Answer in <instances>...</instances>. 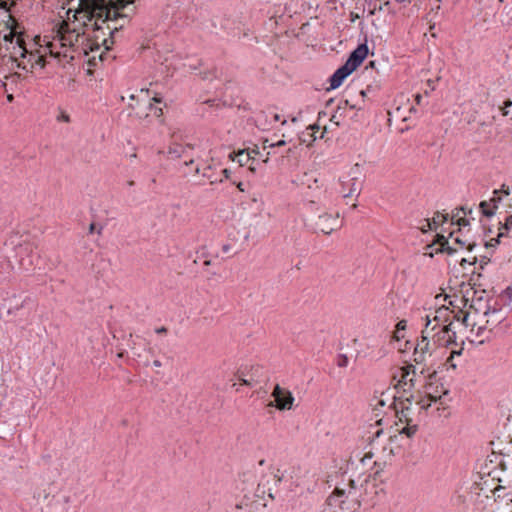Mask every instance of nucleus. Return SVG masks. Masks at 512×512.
Returning <instances> with one entry per match:
<instances>
[{"mask_svg":"<svg viewBox=\"0 0 512 512\" xmlns=\"http://www.w3.org/2000/svg\"><path fill=\"white\" fill-rule=\"evenodd\" d=\"M408 0H396V2L398 3H404V2H407Z\"/></svg>","mask_w":512,"mask_h":512,"instance_id":"69168bd1","label":"nucleus"},{"mask_svg":"<svg viewBox=\"0 0 512 512\" xmlns=\"http://www.w3.org/2000/svg\"><path fill=\"white\" fill-rule=\"evenodd\" d=\"M479 208L481 213L486 217H492L495 214L494 208L490 205L488 201H481L479 204Z\"/></svg>","mask_w":512,"mask_h":512,"instance_id":"4be33fe9","label":"nucleus"},{"mask_svg":"<svg viewBox=\"0 0 512 512\" xmlns=\"http://www.w3.org/2000/svg\"><path fill=\"white\" fill-rule=\"evenodd\" d=\"M225 177H226V179H229V171L227 169H226Z\"/></svg>","mask_w":512,"mask_h":512,"instance_id":"0e129e2a","label":"nucleus"},{"mask_svg":"<svg viewBox=\"0 0 512 512\" xmlns=\"http://www.w3.org/2000/svg\"><path fill=\"white\" fill-rule=\"evenodd\" d=\"M352 72L348 69L347 66L342 65L339 67L333 75L330 77V88L336 89L342 85L343 81L351 74Z\"/></svg>","mask_w":512,"mask_h":512,"instance_id":"dca6fc26","label":"nucleus"},{"mask_svg":"<svg viewBox=\"0 0 512 512\" xmlns=\"http://www.w3.org/2000/svg\"><path fill=\"white\" fill-rule=\"evenodd\" d=\"M500 193L505 196H508L510 194V188L508 186H506L505 184H503L500 189H495L493 191L494 195H498Z\"/></svg>","mask_w":512,"mask_h":512,"instance_id":"cd10ccee","label":"nucleus"},{"mask_svg":"<svg viewBox=\"0 0 512 512\" xmlns=\"http://www.w3.org/2000/svg\"><path fill=\"white\" fill-rule=\"evenodd\" d=\"M456 224L459 226V227H466L470 224L469 220L466 219L465 217H459L457 220H456Z\"/></svg>","mask_w":512,"mask_h":512,"instance_id":"f704fd0d","label":"nucleus"},{"mask_svg":"<svg viewBox=\"0 0 512 512\" xmlns=\"http://www.w3.org/2000/svg\"><path fill=\"white\" fill-rule=\"evenodd\" d=\"M462 351H463V347L462 346L459 349H452L451 350L450 356L447 359V363L449 364V366L451 368H453V369L456 368V364L453 362V359H454V357L456 355L460 356L462 354Z\"/></svg>","mask_w":512,"mask_h":512,"instance_id":"393cba45","label":"nucleus"},{"mask_svg":"<svg viewBox=\"0 0 512 512\" xmlns=\"http://www.w3.org/2000/svg\"><path fill=\"white\" fill-rule=\"evenodd\" d=\"M274 120L275 121H279L280 120V116L278 114H274Z\"/></svg>","mask_w":512,"mask_h":512,"instance_id":"bf43d9fd","label":"nucleus"},{"mask_svg":"<svg viewBox=\"0 0 512 512\" xmlns=\"http://www.w3.org/2000/svg\"><path fill=\"white\" fill-rule=\"evenodd\" d=\"M442 396H437V395H434L430 392H427L426 391V396L424 397H421L418 401H417V404L420 405L421 409H424V410H427L430 406H431V403L432 402H440L442 404Z\"/></svg>","mask_w":512,"mask_h":512,"instance_id":"6ab92c4d","label":"nucleus"},{"mask_svg":"<svg viewBox=\"0 0 512 512\" xmlns=\"http://www.w3.org/2000/svg\"><path fill=\"white\" fill-rule=\"evenodd\" d=\"M362 184L363 180L361 178L359 165L356 164L353 168H351L348 175L343 177L341 180V193L343 194V197L347 198L354 195L358 197L362 189Z\"/></svg>","mask_w":512,"mask_h":512,"instance_id":"39448f33","label":"nucleus"},{"mask_svg":"<svg viewBox=\"0 0 512 512\" xmlns=\"http://www.w3.org/2000/svg\"><path fill=\"white\" fill-rule=\"evenodd\" d=\"M157 332L158 333L166 332V329L164 327H162L160 329H157Z\"/></svg>","mask_w":512,"mask_h":512,"instance_id":"13d9d810","label":"nucleus"},{"mask_svg":"<svg viewBox=\"0 0 512 512\" xmlns=\"http://www.w3.org/2000/svg\"><path fill=\"white\" fill-rule=\"evenodd\" d=\"M475 246H476V244H475L474 242H473V243H469V244L467 245V249H468L469 251H472V250H473V248H474Z\"/></svg>","mask_w":512,"mask_h":512,"instance_id":"09e8293b","label":"nucleus"},{"mask_svg":"<svg viewBox=\"0 0 512 512\" xmlns=\"http://www.w3.org/2000/svg\"><path fill=\"white\" fill-rule=\"evenodd\" d=\"M367 54L368 46L366 44H360L350 53L344 65L347 66L351 72H353L362 64Z\"/></svg>","mask_w":512,"mask_h":512,"instance_id":"f8f14e48","label":"nucleus"},{"mask_svg":"<svg viewBox=\"0 0 512 512\" xmlns=\"http://www.w3.org/2000/svg\"><path fill=\"white\" fill-rule=\"evenodd\" d=\"M310 128H311L312 130H314V129H317V130H318V129H319V126H318V125H316V124H314V125L310 126Z\"/></svg>","mask_w":512,"mask_h":512,"instance_id":"680f3d73","label":"nucleus"},{"mask_svg":"<svg viewBox=\"0 0 512 512\" xmlns=\"http://www.w3.org/2000/svg\"><path fill=\"white\" fill-rule=\"evenodd\" d=\"M17 0H0V7L4 9H9L16 3Z\"/></svg>","mask_w":512,"mask_h":512,"instance_id":"473e14b6","label":"nucleus"},{"mask_svg":"<svg viewBox=\"0 0 512 512\" xmlns=\"http://www.w3.org/2000/svg\"><path fill=\"white\" fill-rule=\"evenodd\" d=\"M339 227L340 221L338 219V215L332 216L327 213L319 215L314 223L315 230L326 235L331 234L334 230L338 229Z\"/></svg>","mask_w":512,"mask_h":512,"instance_id":"9d476101","label":"nucleus"},{"mask_svg":"<svg viewBox=\"0 0 512 512\" xmlns=\"http://www.w3.org/2000/svg\"><path fill=\"white\" fill-rule=\"evenodd\" d=\"M430 337L433 339L434 344L437 343L439 346L457 345L456 331L453 327L452 321L447 325H443V327L439 328L438 331L434 330Z\"/></svg>","mask_w":512,"mask_h":512,"instance_id":"0eeeda50","label":"nucleus"},{"mask_svg":"<svg viewBox=\"0 0 512 512\" xmlns=\"http://www.w3.org/2000/svg\"><path fill=\"white\" fill-rule=\"evenodd\" d=\"M347 106H349L351 109L356 108V105L351 104L348 99H345V100L340 101V103L338 105V110H341V109H343V108H345Z\"/></svg>","mask_w":512,"mask_h":512,"instance_id":"72a5a7b5","label":"nucleus"},{"mask_svg":"<svg viewBox=\"0 0 512 512\" xmlns=\"http://www.w3.org/2000/svg\"><path fill=\"white\" fill-rule=\"evenodd\" d=\"M243 186H244V183H242V182H239L237 184V187L239 188L240 191H244V187Z\"/></svg>","mask_w":512,"mask_h":512,"instance_id":"3c124183","label":"nucleus"},{"mask_svg":"<svg viewBox=\"0 0 512 512\" xmlns=\"http://www.w3.org/2000/svg\"><path fill=\"white\" fill-rule=\"evenodd\" d=\"M153 364H154L155 367H160L161 366V362L159 360H155Z\"/></svg>","mask_w":512,"mask_h":512,"instance_id":"6e6d98bb","label":"nucleus"},{"mask_svg":"<svg viewBox=\"0 0 512 512\" xmlns=\"http://www.w3.org/2000/svg\"><path fill=\"white\" fill-rule=\"evenodd\" d=\"M416 368L414 365L409 364L405 367L401 368V379L398 384H409L410 388L414 387L416 384Z\"/></svg>","mask_w":512,"mask_h":512,"instance_id":"2eb2a0df","label":"nucleus"},{"mask_svg":"<svg viewBox=\"0 0 512 512\" xmlns=\"http://www.w3.org/2000/svg\"><path fill=\"white\" fill-rule=\"evenodd\" d=\"M500 224V227H499V233L497 235L496 238H492L490 241H487L485 243V246L487 248L489 247H495L496 245L499 244V239L503 236L506 235V232L510 231L512 229V215L508 216L506 219H505V222L504 223H501L499 222Z\"/></svg>","mask_w":512,"mask_h":512,"instance_id":"a211bd4d","label":"nucleus"},{"mask_svg":"<svg viewBox=\"0 0 512 512\" xmlns=\"http://www.w3.org/2000/svg\"><path fill=\"white\" fill-rule=\"evenodd\" d=\"M264 463H265V460H264V459H262V460H260V461H259V465H261V466H262V465H264Z\"/></svg>","mask_w":512,"mask_h":512,"instance_id":"e2e57ef3","label":"nucleus"},{"mask_svg":"<svg viewBox=\"0 0 512 512\" xmlns=\"http://www.w3.org/2000/svg\"><path fill=\"white\" fill-rule=\"evenodd\" d=\"M271 155V151H268L265 155V158L263 159V162H267L269 159V156Z\"/></svg>","mask_w":512,"mask_h":512,"instance_id":"603ef678","label":"nucleus"},{"mask_svg":"<svg viewBox=\"0 0 512 512\" xmlns=\"http://www.w3.org/2000/svg\"><path fill=\"white\" fill-rule=\"evenodd\" d=\"M333 494L335 496L342 497L345 494V492H344V490H340V489L337 488V489H335Z\"/></svg>","mask_w":512,"mask_h":512,"instance_id":"c03bdc74","label":"nucleus"},{"mask_svg":"<svg viewBox=\"0 0 512 512\" xmlns=\"http://www.w3.org/2000/svg\"><path fill=\"white\" fill-rule=\"evenodd\" d=\"M406 325H407V322H406L405 320H401V321H399V322L397 323V325H396V328H397L396 333H399V332H400V330H405Z\"/></svg>","mask_w":512,"mask_h":512,"instance_id":"e433bc0d","label":"nucleus"},{"mask_svg":"<svg viewBox=\"0 0 512 512\" xmlns=\"http://www.w3.org/2000/svg\"><path fill=\"white\" fill-rule=\"evenodd\" d=\"M427 86L430 88V90H435V81L433 80H428L427 81Z\"/></svg>","mask_w":512,"mask_h":512,"instance_id":"a18cd8bd","label":"nucleus"},{"mask_svg":"<svg viewBox=\"0 0 512 512\" xmlns=\"http://www.w3.org/2000/svg\"><path fill=\"white\" fill-rule=\"evenodd\" d=\"M389 391L382 392L381 398H376V403L373 405V410H378L380 407H384L386 405V399L384 397L389 396Z\"/></svg>","mask_w":512,"mask_h":512,"instance_id":"a878e982","label":"nucleus"},{"mask_svg":"<svg viewBox=\"0 0 512 512\" xmlns=\"http://www.w3.org/2000/svg\"><path fill=\"white\" fill-rule=\"evenodd\" d=\"M193 163H194V160H193V159H191L189 162H187V161H186V162L184 163V165H185V167H189V166H190L191 164H193Z\"/></svg>","mask_w":512,"mask_h":512,"instance_id":"864d4df0","label":"nucleus"},{"mask_svg":"<svg viewBox=\"0 0 512 512\" xmlns=\"http://www.w3.org/2000/svg\"><path fill=\"white\" fill-rule=\"evenodd\" d=\"M338 111H339V110L337 109L336 113H335V114H333V115L331 116V121H332V122H334V123H336L337 125H339V124H340V123H339V120H338V115H337Z\"/></svg>","mask_w":512,"mask_h":512,"instance_id":"37998d69","label":"nucleus"},{"mask_svg":"<svg viewBox=\"0 0 512 512\" xmlns=\"http://www.w3.org/2000/svg\"><path fill=\"white\" fill-rule=\"evenodd\" d=\"M130 100L129 107L139 119L159 118L162 115V108L158 106L160 99L150 97L148 91L140 90L137 94L130 95Z\"/></svg>","mask_w":512,"mask_h":512,"instance_id":"f03ea898","label":"nucleus"},{"mask_svg":"<svg viewBox=\"0 0 512 512\" xmlns=\"http://www.w3.org/2000/svg\"><path fill=\"white\" fill-rule=\"evenodd\" d=\"M455 243H457L461 248L465 247L466 241L461 239L460 237H456L454 239Z\"/></svg>","mask_w":512,"mask_h":512,"instance_id":"a19ab883","label":"nucleus"},{"mask_svg":"<svg viewBox=\"0 0 512 512\" xmlns=\"http://www.w3.org/2000/svg\"><path fill=\"white\" fill-rule=\"evenodd\" d=\"M272 396L275 399L277 409L289 410L292 408L294 397L290 391L281 388L280 385L277 384L274 387Z\"/></svg>","mask_w":512,"mask_h":512,"instance_id":"9b49d317","label":"nucleus"},{"mask_svg":"<svg viewBox=\"0 0 512 512\" xmlns=\"http://www.w3.org/2000/svg\"><path fill=\"white\" fill-rule=\"evenodd\" d=\"M500 298L504 305L512 307V287H508Z\"/></svg>","mask_w":512,"mask_h":512,"instance_id":"b1692460","label":"nucleus"},{"mask_svg":"<svg viewBox=\"0 0 512 512\" xmlns=\"http://www.w3.org/2000/svg\"><path fill=\"white\" fill-rule=\"evenodd\" d=\"M252 154H256L259 155L260 157H263V154L255 149H253L252 151H248L245 149L239 150L238 152L233 151L229 153L228 157L232 162L236 161L239 164V166H243L246 163H248L251 159H254V156H252Z\"/></svg>","mask_w":512,"mask_h":512,"instance_id":"4468645a","label":"nucleus"},{"mask_svg":"<svg viewBox=\"0 0 512 512\" xmlns=\"http://www.w3.org/2000/svg\"><path fill=\"white\" fill-rule=\"evenodd\" d=\"M451 314H453V318H457V320L460 321V315L459 314H454V312L450 311L448 308L441 307V308L436 310L433 319L430 318L431 323L435 322V324L433 326H436V329H437V328H439V326L442 323H444V322L449 320V317H450Z\"/></svg>","mask_w":512,"mask_h":512,"instance_id":"f3484780","label":"nucleus"},{"mask_svg":"<svg viewBox=\"0 0 512 512\" xmlns=\"http://www.w3.org/2000/svg\"><path fill=\"white\" fill-rule=\"evenodd\" d=\"M348 357L345 355V354H340L338 356V361H337V365L339 367H346L348 365Z\"/></svg>","mask_w":512,"mask_h":512,"instance_id":"c85d7f7f","label":"nucleus"},{"mask_svg":"<svg viewBox=\"0 0 512 512\" xmlns=\"http://www.w3.org/2000/svg\"><path fill=\"white\" fill-rule=\"evenodd\" d=\"M270 144H271V143L269 142V140H268V139H265V140L263 141V150L265 151L267 148H269V145H270Z\"/></svg>","mask_w":512,"mask_h":512,"instance_id":"49530a36","label":"nucleus"},{"mask_svg":"<svg viewBox=\"0 0 512 512\" xmlns=\"http://www.w3.org/2000/svg\"><path fill=\"white\" fill-rule=\"evenodd\" d=\"M434 330H436V326H431L430 317L427 315L426 324L425 328L422 330L421 339L417 342L413 353L414 361L417 364L426 362L427 356L430 357L432 355L435 344L430 343V336Z\"/></svg>","mask_w":512,"mask_h":512,"instance_id":"20e7f679","label":"nucleus"},{"mask_svg":"<svg viewBox=\"0 0 512 512\" xmlns=\"http://www.w3.org/2000/svg\"><path fill=\"white\" fill-rule=\"evenodd\" d=\"M185 174H186V175H191V176H193V177H196V176H198V175L200 174V168H199V166H196V167L194 168V170H193V171H191V172L185 171Z\"/></svg>","mask_w":512,"mask_h":512,"instance_id":"ea45409f","label":"nucleus"},{"mask_svg":"<svg viewBox=\"0 0 512 512\" xmlns=\"http://www.w3.org/2000/svg\"><path fill=\"white\" fill-rule=\"evenodd\" d=\"M392 401L389 404L388 408L392 409L395 413V416L398 418L400 423H412L413 419L411 417L412 408H411V398L407 397L406 399H401L396 397L395 395H391Z\"/></svg>","mask_w":512,"mask_h":512,"instance_id":"423d86ee","label":"nucleus"},{"mask_svg":"<svg viewBox=\"0 0 512 512\" xmlns=\"http://www.w3.org/2000/svg\"><path fill=\"white\" fill-rule=\"evenodd\" d=\"M7 101L8 102H12L13 101V95L12 94H8L7 95Z\"/></svg>","mask_w":512,"mask_h":512,"instance_id":"4d7b16f0","label":"nucleus"},{"mask_svg":"<svg viewBox=\"0 0 512 512\" xmlns=\"http://www.w3.org/2000/svg\"><path fill=\"white\" fill-rule=\"evenodd\" d=\"M485 303H491V301L489 299H485L483 296H479V297H476L474 296L471 300V304H470V311L466 312L463 317L461 318V324L465 327H468L470 326L472 323H470V317H471V314L474 313V314H480V313H484L485 311V308H484V305Z\"/></svg>","mask_w":512,"mask_h":512,"instance_id":"ddd939ff","label":"nucleus"},{"mask_svg":"<svg viewBox=\"0 0 512 512\" xmlns=\"http://www.w3.org/2000/svg\"><path fill=\"white\" fill-rule=\"evenodd\" d=\"M366 93H367V91H366V90H360V91H359V94H360L363 98H364V97H366Z\"/></svg>","mask_w":512,"mask_h":512,"instance_id":"5fc2aeb1","label":"nucleus"},{"mask_svg":"<svg viewBox=\"0 0 512 512\" xmlns=\"http://www.w3.org/2000/svg\"><path fill=\"white\" fill-rule=\"evenodd\" d=\"M382 433H383V430H377V431L374 433V435H373V437H372V439H371V441H370V445H374V443H375L376 439H378Z\"/></svg>","mask_w":512,"mask_h":512,"instance_id":"58836bf2","label":"nucleus"},{"mask_svg":"<svg viewBox=\"0 0 512 512\" xmlns=\"http://www.w3.org/2000/svg\"><path fill=\"white\" fill-rule=\"evenodd\" d=\"M485 311L483 313V317L485 321H474L470 326L472 327L471 331L473 332L475 327L476 336H481L486 330L491 333L492 330L497 327L500 323H502L506 315L503 312L500 305L497 304V301H494L493 304L485 303L484 305Z\"/></svg>","mask_w":512,"mask_h":512,"instance_id":"7ed1b4c3","label":"nucleus"},{"mask_svg":"<svg viewBox=\"0 0 512 512\" xmlns=\"http://www.w3.org/2000/svg\"><path fill=\"white\" fill-rule=\"evenodd\" d=\"M45 498L49 512H69L71 499L68 492L57 491Z\"/></svg>","mask_w":512,"mask_h":512,"instance_id":"1a4fd4ad","label":"nucleus"},{"mask_svg":"<svg viewBox=\"0 0 512 512\" xmlns=\"http://www.w3.org/2000/svg\"><path fill=\"white\" fill-rule=\"evenodd\" d=\"M135 157H136V154H135V153H133V154H131V155H130V158H131V159H132V158H135Z\"/></svg>","mask_w":512,"mask_h":512,"instance_id":"774afa93","label":"nucleus"},{"mask_svg":"<svg viewBox=\"0 0 512 512\" xmlns=\"http://www.w3.org/2000/svg\"><path fill=\"white\" fill-rule=\"evenodd\" d=\"M57 120L59 122L69 123L70 116L65 111H61L60 114L57 116Z\"/></svg>","mask_w":512,"mask_h":512,"instance_id":"7c9ffc66","label":"nucleus"},{"mask_svg":"<svg viewBox=\"0 0 512 512\" xmlns=\"http://www.w3.org/2000/svg\"><path fill=\"white\" fill-rule=\"evenodd\" d=\"M512 106V100L511 99H507L504 101V106L501 108V111H502V115L503 116H507L509 114L508 112V108Z\"/></svg>","mask_w":512,"mask_h":512,"instance_id":"2f4dec72","label":"nucleus"},{"mask_svg":"<svg viewBox=\"0 0 512 512\" xmlns=\"http://www.w3.org/2000/svg\"><path fill=\"white\" fill-rule=\"evenodd\" d=\"M405 424L406 425L401 430H399V432L401 434H405L409 438L413 437L418 429V426L416 424H412V423H405Z\"/></svg>","mask_w":512,"mask_h":512,"instance_id":"5701e85b","label":"nucleus"},{"mask_svg":"<svg viewBox=\"0 0 512 512\" xmlns=\"http://www.w3.org/2000/svg\"><path fill=\"white\" fill-rule=\"evenodd\" d=\"M416 101H417V103H418V104L420 103V101H421V95H419V94H418V95L416 96Z\"/></svg>","mask_w":512,"mask_h":512,"instance_id":"052dcab7","label":"nucleus"},{"mask_svg":"<svg viewBox=\"0 0 512 512\" xmlns=\"http://www.w3.org/2000/svg\"><path fill=\"white\" fill-rule=\"evenodd\" d=\"M259 367H240L235 373V378L231 379L232 387H237L238 385H244L248 387H253L258 383L256 379V373L258 372Z\"/></svg>","mask_w":512,"mask_h":512,"instance_id":"6e6552de","label":"nucleus"},{"mask_svg":"<svg viewBox=\"0 0 512 512\" xmlns=\"http://www.w3.org/2000/svg\"><path fill=\"white\" fill-rule=\"evenodd\" d=\"M373 457V453L371 451L367 452L364 456V458L362 459V461H364L365 458H372Z\"/></svg>","mask_w":512,"mask_h":512,"instance_id":"8fccbe9b","label":"nucleus"},{"mask_svg":"<svg viewBox=\"0 0 512 512\" xmlns=\"http://www.w3.org/2000/svg\"><path fill=\"white\" fill-rule=\"evenodd\" d=\"M132 0H66L65 18L50 34L38 37L39 49L33 53L24 46L22 35L10 31L0 40V56L9 57L25 70L43 68L47 55L68 57L69 52L83 54L90 64L102 61L118 31L119 10Z\"/></svg>","mask_w":512,"mask_h":512,"instance_id":"f257e3e1","label":"nucleus"},{"mask_svg":"<svg viewBox=\"0 0 512 512\" xmlns=\"http://www.w3.org/2000/svg\"><path fill=\"white\" fill-rule=\"evenodd\" d=\"M437 244H439V248L435 249V252L436 253H447L449 255L453 254L454 252H456V249L451 247L449 245V242L447 240V238L443 235H437V241H436Z\"/></svg>","mask_w":512,"mask_h":512,"instance_id":"aec40b11","label":"nucleus"},{"mask_svg":"<svg viewBox=\"0 0 512 512\" xmlns=\"http://www.w3.org/2000/svg\"><path fill=\"white\" fill-rule=\"evenodd\" d=\"M285 144H286V142L284 140H279L276 143H271L269 145V149L273 150L274 148L284 146Z\"/></svg>","mask_w":512,"mask_h":512,"instance_id":"4c0bfd02","label":"nucleus"},{"mask_svg":"<svg viewBox=\"0 0 512 512\" xmlns=\"http://www.w3.org/2000/svg\"><path fill=\"white\" fill-rule=\"evenodd\" d=\"M488 202H490V205L496 211V209L498 208V204L501 202V197L499 196V194L498 195L493 194V197H491Z\"/></svg>","mask_w":512,"mask_h":512,"instance_id":"c756f323","label":"nucleus"},{"mask_svg":"<svg viewBox=\"0 0 512 512\" xmlns=\"http://www.w3.org/2000/svg\"><path fill=\"white\" fill-rule=\"evenodd\" d=\"M459 210H461L465 215L472 214V208L462 206L459 208Z\"/></svg>","mask_w":512,"mask_h":512,"instance_id":"79ce46f5","label":"nucleus"},{"mask_svg":"<svg viewBox=\"0 0 512 512\" xmlns=\"http://www.w3.org/2000/svg\"><path fill=\"white\" fill-rule=\"evenodd\" d=\"M205 264H206V265H210V264H211V260H206V261H205Z\"/></svg>","mask_w":512,"mask_h":512,"instance_id":"338daca9","label":"nucleus"},{"mask_svg":"<svg viewBox=\"0 0 512 512\" xmlns=\"http://www.w3.org/2000/svg\"><path fill=\"white\" fill-rule=\"evenodd\" d=\"M447 219H448V214H442L440 212H437L435 214V216L433 217V225L437 226L440 223L447 221ZM434 228L436 229V227H434Z\"/></svg>","mask_w":512,"mask_h":512,"instance_id":"bb28decb","label":"nucleus"},{"mask_svg":"<svg viewBox=\"0 0 512 512\" xmlns=\"http://www.w3.org/2000/svg\"><path fill=\"white\" fill-rule=\"evenodd\" d=\"M187 148L178 143H172L168 147V155L173 158H181L185 155Z\"/></svg>","mask_w":512,"mask_h":512,"instance_id":"412c9836","label":"nucleus"},{"mask_svg":"<svg viewBox=\"0 0 512 512\" xmlns=\"http://www.w3.org/2000/svg\"><path fill=\"white\" fill-rule=\"evenodd\" d=\"M477 262V257H473V260L472 261H468L467 259L463 258L461 261H460V265L465 268L466 264H469V265H474L475 263Z\"/></svg>","mask_w":512,"mask_h":512,"instance_id":"c9c22d12","label":"nucleus"},{"mask_svg":"<svg viewBox=\"0 0 512 512\" xmlns=\"http://www.w3.org/2000/svg\"><path fill=\"white\" fill-rule=\"evenodd\" d=\"M456 211H457V212H456V213H453V215H452V220H454V219H456V220H457V219L459 218V212H460L461 210H459V208H457V209H456Z\"/></svg>","mask_w":512,"mask_h":512,"instance_id":"de8ad7c7","label":"nucleus"}]
</instances>
